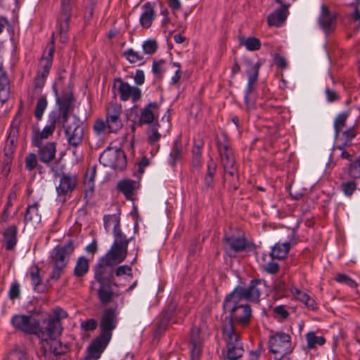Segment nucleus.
I'll return each instance as SVG.
<instances>
[{
	"label": "nucleus",
	"mask_w": 360,
	"mask_h": 360,
	"mask_svg": "<svg viewBox=\"0 0 360 360\" xmlns=\"http://www.w3.org/2000/svg\"><path fill=\"white\" fill-rule=\"evenodd\" d=\"M202 341L200 328L193 326L191 330V355L192 360H198L201 353Z\"/></svg>",
	"instance_id": "4be33fe9"
},
{
	"label": "nucleus",
	"mask_w": 360,
	"mask_h": 360,
	"mask_svg": "<svg viewBox=\"0 0 360 360\" xmlns=\"http://www.w3.org/2000/svg\"><path fill=\"white\" fill-rule=\"evenodd\" d=\"M99 162L104 167L114 169H123L127 165L124 151L117 147H108L100 155Z\"/></svg>",
	"instance_id": "39448f33"
},
{
	"label": "nucleus",
	"mask_w": 360,
	"mask_h": 360,
	"mask_svg": "<svg viewBox=\"0 0 360 360\" xmlns=\"http://www.w3.org/2000/svg\"><path fill=\"white\" fill-rule=\"evenodd\" d=\"M14 143L15 142L6 140V143L4 148V153L5 157L6 158L7 162L11 160L12 155L14 153Z\"/></svg>",
	"instance_id": "bf43d9fd"
},
{
	"label": "nucleus",
	"mask_w": 360,
	"mask_h": 360,
	"mask_svg": "<svg viewBox=\"0 0 360 360\" xmlns=\"http://www.w3.org/2000/svg\"><path fill=\"white\" fill-rule=\"evenodd\" d=\"M264 287V283L260 279L251 281L248 286L244 288L236 286L231 292H234L233 297L240 300L242 298L250 301L257 302L261 295V291Z\"/></svg>",
	"instance_id": "9d476101"
},
{
	"label": "nucleus",
	"mask_w": 360,
	"mask_h": 360,
	"mask_svg": "<svg viewBox=\"0 0 360 360\" xmlns=\"http://www.w3.org/2000/svg\"><path fill=\"white\" fill-rule=\"evenodd\" d=\"M38 148L39 158L43 163L48 164L55 158L56 147L54 142H48L44 146L41 144Z\"/></svg>",
	"instance_id": "a878e982"
},
{
	"label": "nucleus",
	"mask_w": 360,
	"mask_h": 360,
	"mask_svg": "<svg viewBox=\"0 0 360 360\" xmlns=\"http://www.w3.org/2000/svg\"><path fill=\"white\" fill-rule=\"evenodd\" d=\"M335 280L340 283L345 284L350 288H354L357 286V283L348 276L343 274H338Z\"/></svg>",
	"instance_id": "5fc2aeb1"
},
{
	"label": "nucleus",
	"mask_w": 360,
	"mask_h": 360,
	"mask_svg": "<svg viewBox=\"0 0 360 360\" xmlns=\"http://www.w3.org/2000/svg\"><path fill=\"white\" fill-rule=\"evenodd\" d=\"M158 105L155 102L148 104L141 112L140 122L143 124H152L158 118Z\"/></svg>",
	"instance_id": "393cba45"
},
{
	"label": "nucleus",
	"mask_w": 360,
	"mask_h": 360,
	"mask_svg": "<svg viewBox=\"0 0 360 360\" xmlns=\"http://www.w3.org/2000/svg\"><path fill=\"white\" fill-rule=\"evenodd\" d=\"M118 315L117 308H107L103 311L100 320L101 334L98 336L110 341L112 331L118 323Z\"/></svg>",
	"instance_id": "1a4fd4ad"
},
{
	"label": "nucleus",
	"mask_w": 360,
	"mask_h": 360,
	"mask_svg": "<svg viewBox=\"0 0 360 360\" xmlns=\"http://www.w3.org/2000/svg\"><path fill=\"white\" fill-rule=\"evenodd\" d=\"M18 134V127L16 125L14 126L13 124H11V126L8 131V136H7L6 140L9 141L15 142L17 140Z\"/></svg>",
	"instance_id": "69168bd1"
},
{
	"label": "nucleus",
	"mask_w": 360,
	"mask_h": 360,
	"mask_svg": "<svg viewBox=\"0 0 360 360\" xmlns=\"http://www.w3.org/2000/svg\"><path fill=\"white\" fill-rule=\"evenodd\" d=\"M37 164V155L34 153H30L25 159V167L31 171L34 169Z\"/></svg>",
	"instance_id": "680f3d73"
},
{
	"label": "nucleus",
	"mask_w": 360,
	"mask_h": 360,
	"mask_svg": "<svg viewBox=\"0 0 360 360\" xmlns=\"http://www.w3.org/2000/svg\"><path fill=\"white\" fill-rule=\"evenodd\" d=\"M117 295V293L112 291L109 283L100 284V287L98 290V296L100 302L103 304H109Z\"/></svg>",
	"instance_id": "473e14b6"
},
{
	"label": "nucleus",
	"mask_w": 360,
	"mask_h": 360,
	"mask_svg": "<svg viewBox=\"0 0 360 360\" xmlns=\"http://www.w3.org/2000/svg\"><path fill=\"white\" fill-rule=\"evenodd\" d=\"M109 342V340L98 336L89 346L84 360L98 359Z\"/></svg>",
	"instance_id": "412c9836"
},
{
	"label": "nucleus",
	"mask_w": 360,
	"mask_h": 360,
	"mask_svg": "<svg viewBox=\"0 0 360 360\" xmlns=\"http://www.w3.org/2000/svg\"><path fill=\"white\" fill-rule=\"evenodd\" d=\"M240 45L244 46L248 51H253L260 49V41L254 37L245 38L244 37L239 38Z\"/></svg>",
	"instance_id": "4c0bfd02"
},
{
	"label": "nucleus",
	"mask_w": 360,
	"mask_h": 360,
	"mask_svg": "<svg viewBox=\"0 0 360 360\" xmlns=\"http://www.w3.org/2000/svg\"><path fill=\"white\" fill-rule=\"evenodd\" d=\"M70 105L71 98L70 97L59 101L58 108L52 110L49 113L46 125L40 133L37 134L33 137L32 143L34 146L39 147L43 139H48L53 134L58 122L60 120L67 122Z\"/></svg>",
	"instance_id": "f03ea898"
},
{
	"label": "nucleus",
	"mask_w": 360,
	"mask_h": 360,
	"mask_svg": "<svg viewBox=\"0 0 360 360\" xmlns=\"http://www.w3.org/2000/svg\"><path fill=\"white\" fill-rule=\"evenodd\" d=\"M114 265L106 258L101 257L94 268V279L100 284L112 283L114 280Z\"/></svg>",
	"instance_id": "2eb2a0df"
},
{
	"label": "nucleus",
	"mask_w": 360,
	"mask_h": 360,
	"mask_svg": "<svg viewBox=\"0 0 360 360\" xmlns=\"http://www.w3.org/2000/svg\"><path fill=\"white\" fill-rule=\"evenodd\" d=\"M234 292L228 294L224 301L223 308L230 314V318L226 319L222 327V333L227 346V356H229V340L232 343H238L243 350L239 340V334L236 332L233 323L243 327L247 326L252 319V310L248 304L240 303L239 300L233 297Z\"/></svg>",
	"instance_id": "f257e3e1"
},
{
	"label": "nucleus",
	"mask_w": 360,
	"mask_h": 360,
	"mask_svg": "<svg viewBox=\"0 0 360 360\" xmlns=\"http://www.w3.org/2000/svg\"><path fill=\"white\" fill-rule=\"evenodd\" d=\"M340 178L342 180L347 179V178L360 179V156L347 166L342 168Z\"/></svg>",
	"instance_id": "cd10ccee"
},
{
	"label": "nucleus",
	"mask_w": 360,
	"mask_h": 360,
	"mask_svg": "<svg viewBox=\"0 0 360 360\" xmlns=\"http://www.w3.org/2000/svg\"><path fill=\"white\" fill-rule=\"evenodd\" d=\"M203 146V142L201 139H195L193 148V164L196 166L200 163L201 156V149Z\"/></svg>",
	"instance_id": "8fccbe9b"
},
{
	"label": "nucleus",
	"mask_w": 360,
	"mask_h": 360,
	"mask_svg": "<svg viewBox=\"0 0 360 360\" xmlns=\"http://www.w3.org/2000/svg\"><path fill=\"white\" fill-rule=\"evenodd\" d=\"M103 225L106 231L112 228L114 237L124 235L121 231L120 218L117 214L105 215L103 217Z\"/></svg>",
	"instance_id": "bb28decb"
},
{
	"label": "nucleus",
	"mask_w": 360,
	"mask_h": 360,
	"mask_svg": "<svg viewBox=\"0 0 360 360\" xmlns=\"http://www.w3.org/2000/svg\"><path fill=\"white\" fill-rule=\"evenodd\" d=\"M354 180L351 179L341 184L340 188L345 196L351 197L356 190L357 184Z\"/></svg>",
	"instance_id": "49530a36"
},
{
	"label": "nucleus",
	"mask_w": 360,
	"mask_h": 360,
	"mask_svg": "<svg viewBox=\"0 0 360 360\" xmlns=\"http://www.w3.org/2000/svg\"><path fill=\"white\" fill-rule=\"evenodd\" d=\"M122 106L118 104H112L106 110L105 120L97 119L94 125V134L98 136L117 133L122 127L121 120Z\"/></svg>",
	"instance_id": "7ed1b4c3"
},
{
	"label": "nucleus",
	"mask_w": 360,
	"mask_h": 360,
	"mask_svg": "<svg viewBox=\"0 0 360 360\" xmlns=\"http://www.w3.org/2000/svg\"><path fill=\"white\" fill-rule=\"evenodd\" d=\"M172 67H176L177 69L176 70L174 75L171 78V84H175L179 82V81L181 79V65L180 63L174 62L172 63Z\"/></svg>",
	"instance_id": "e2e57ef3"
},
{
	"label": "nucleus",
	"mask_w": 360,
	"mask_h": 360,
	"mask_svg": "<svg viewBox=\"0 0 360 360\" xmlns=\"http://www.w3.org/2000/svg\"><path fill=\"white\" fill-rule=\"evenodd\" d=\"M53 53L54 48L52 46L49 50L47 54L43 56L40 60L38 74L44 78H46L49 73L50 68L52 65Z\"/></svg>",
	"instance_id": "2f4dec72"
},
{
	"label": "nucleus",
	"mask_w": 360,
	"mask_h": 360,
	"mask_svg": "<svg viewBox=\"0 0 360 360\" xmlns=\"http://www.w3.org/2000/svg\"><path fill=\"white\" fill-rule=\"evenodd\" d=\"M62 327L60 321L57 319L49 318L43 321L41 326H39L35 335L38 336L42 342H45L56 337L61 333Z\"/></svg>",
	"instance_id": "4468645a"
},
{
	"label": "nucleus",
	"mask_w": 360,
	"mask_h": 360,
	"mask_svg": "<svg viewBox=\"0 0 360 360\" xmlns=\"http://www.w3.org/2000/svg\"><path fill=\"white\" fill-rule=\"evenodd\" d=\"M182 153L181 146L179 141H175L172 150L169 153V164L171 166H174L179 159H180Z\"/></svg>",
	"instance_id": "a18cd8bd"
},
{
	"label": "nucleus",
	"mask_w": 360,
	"mask_h": 360,
	"mask_svg": "<svg viewBox=\"0 0 360 360\" xmlns=\"http://www.w3.org/2000/svg\"><path fill=\"white\" fill-rule=\"evenodd\" d=\"M289 4H281V7L276 9L268 17V23L271 26L280 27L286 20L289 11Z\"/></svg>",
	"instance_id": "5701e85b"
},
{
	"label": "nucleus",
	"mask_w": 360,
	"mask_h": 360,
	"mask_svg": "<svg viewBox=\"0 0 360 360\" xmlns=\"http://www.w3.org/2000/svg\"><path fill=\"white\" fill-rule=\"evenodd\" d=\"M132 237L127 238L125 235L115 236L110 249L103 256L115 265L122 262L127 255V248Z\"/></svg>",
	"instance_id": "423d86ee"
},
{
	"label": "nucleus",
	"mask_w": 360,
	"mask_h": 360,
	"mask_svg": "<svg viewBox=\"0 0 360 360\" xmlns=\"http://www.w3.org/2000/svg\"><path fill=\"white\" fill-rule=\"evenodd\" d=\"M9 96L8 79L3 67V58L0 56V101L6 102Z\"/></svg>",
	"instance_id": "c756f323"
},
{
	"label": "nucleus",
	"mask_w": 360,
	"mask_h": 360,
	"mask_svg": "<svg viewBox=\"0 0 360 360\" xmlns=\"http://www.w3.org/2000/svg\"><path fill=\"white\" fill-rule=\"evenodd\" d=\"M262 268L269 274H275L278 271V264L271 259V261L262 264Z\"/></svg>",
	"instance_id": "052dcab7"
},
{
	"label": "nucleus",
	"mask_w": 360,
	"mask_h": 360,
	"mask_svg": "<svg viewBox=\"0 0 360 360\" xmlns=\"http://www.w3.org/2000/svg\"><path fill=\"white\" fill-rule=\"evenodd\" d=\"M307 347L308 349H315L316 346H322L326 343L323 336H318L314 331L308 332L306 335Z\"/></svg>",
	"instance_id": "c9c22d12"
},
{
	"label": "nucleus",
	"mask_w": 360,
	"mask_h": 360,
	"mask_svg": "<svg viewBox=\"0 0 360 360\" xmlns=\"http://www.w3.org/2000/svg\"><path fill=\"white\" fill-rule=\"evenodd\" d=\"M13 327L27 334H36L39 321L32 316L14 315L11 321Z\"/></svg>",
	"instance_id": "dca6fc26"
},
{
	"label": "nucleus",
	"mask_w": 360,
	"mask_h": 360,
	"mask_svg": "<svg viewBox=\"0 0 360 360\" xmlns=\"http://www.w3.org/2000/svg\"><path fill=\"white\" fill-rule=\"evenodd\" d=\"M97 325L96 321L94 319H88L81 323L82 328L86 331L94 330Z\"/></svg>",
	"instance_id": "0e129e2a"
},
{
	"label": "nucleus",
	"mask_w": 360,
	"mask_h": 360,
	"mask_svg": "<svg viewBox=\"0 0 360 360\" xmlns=\"http://www.w3.org/2000/svg\"><path fill=\"white\" fill-rule=\"evenodd\" d=\"M345 140L347 142H350L356 135L354 126L350 127L345 131L343 132Z\"/></svg>",
	"instance_id": "774afa93"
},
{
	"label": "nucleus",
	"mask_w": 360,
	"mask_h": 360,
	"mask_svg": "<svg viewBox=\"0 0 360 360\" xmlns=\"http://www.w3.org/2000/svg\"><path fill=\"white\" fill-rule=\"evenodd\" d=\"M96 176V169L95 167L89 169L86 172L84 184L90 189L91 191H94V180Z\"/></svg>",
	"instance_id": "6e6d98bb"
},
{
	"label": "nucleus",
	"mask_w": 360,
	"mask_h": 360,
	"mask_svg": "<svg viewBox=\"0 0 360 360\" xmlns=\"http://www.w3.org/2000/svg\"><path fill=\"white\" fill-rule=\"evenodd\" d=\"M47 107L46 98L44 96L39 98L37 102L34 110V116L38 120H40L44 115V112Z\"/></svg>",
	"instance_id": "09e8293b"
},
{
	"label": "nucleus",
	"mask_w": 360,
	"mask_h": 360,
	"mask_svg": "<svg viewBox=\"0 0 360 360\" xmlns=\"http://www.w3.org/2000/svg\"><path fill=\"white\" fill-rule=\"evenodd\" d=\"M158 49V43L155 39H148L145 40L142 44L143 53L151 56Z\"/></svg>",
	"instance_id": "de8ad7c7"
},
{
	"label": "nucleus",
	"mask_w": 360,
	"mask_h": 360,
	"mask_svg": "<svg viewBox=\"0 0 360 360\" xmlns=\"http://www.w3.org/2000/svg\"><path fill=\"white\" fill-rule=\"evenodd\" d=\"M141 8L142 13L139 17V22L143 28H148L155 17L153 6L150 3L147 2L142 6Z\"/></svg>",
	"instance_id": "c85d7f7f"
},
{
	"label": "nucleus",
	"mask_w": 360,
	"mask_h": 360,
	"mask_svg": "<svg viewBox=\"0 0 360 360\" xmlns=\"http://www.w3.org/2000/svg\"><path fill=\"white\" fill-rule=\"evenodd\" d=\"M297 225L290 230L287 241L278 242L271 248L270 256L272 259L280 260L286 257L291 247L297 243Z\"/></svg>",
	"instance_id": "ddd939ff"
},
{
	"label": "nucleus",
	"mask_w": 360,
	"mask_h": 360,
	"mask_svg": "<svg viewBox=\"0 0 360 360\" xmlns=\"http://www.w3.org/2000/svg\"><path fill=\"white\" fill-rule=\"evenodd\" d=\"M62 123L68 144L73 147L80 145L84 137V128L80 120L76 116L71 118L68 116L67 122Z\"/></svg>",
	"instance_id": "6e6552de"
},
{
	"label": "nucleus",
	"mask_w": 360,
	"mask_h": 360,
	"mask_svg": "<svg viewBox=\"0 0 360 360\" xmlns=\"http://www.w3.org/2000/svg\"><path fill=\"white\" fill-rule=\"evenodd\" d=\"M9 297L12 300L17 298L20 295V285L17 283H14L11 285L9 292Z\"/></svg>",
	"instance_id": "338daca9"
},
{
	"label": "nucleus",
	"mask_w": 360,
	"mask_h": 360,
	"mask_svg": "<svg viewBox=\"0 0 360 360\" xmlns=\"http://www.w3.org/2000/svg\"><path fill=\"white\" fill-rule=\"evenodd\" d=\"M229 340V356L225 358V360H238V359L243 355V349L238 343H232Z\"/></svg>",
	"instance_id": "c03bdc74"
},
{
	"label": "nucleus",
	"mask_w": 360,
	"mask_h": 360,
	"mask_svg": "<svg viewBox=\"0 0 360 360\" xmlns=\"http://www.w3.org/2000/svg\"><path fill=\"white\" fill-rule=\"evenodd\" d=\"M318 24L321 30L328 34L333 31L336 23V15L330 11L328 6L322 4L320 8V13L317 19Z\"/></svg>",
	"instance_id": "a211bd4d"
},
{
	"label": "nucleus",
	"mask_w": 360,
	"mask_h": 360,
	"mask_svg": "<svg viewBox=\"0 0 360 360\" xmlns=\"http://www.w3.org/2000/svg\"><path fill=\"white\" fill-rule=\"evenodd\" d=\"M45 353H52L55 356L62 355L68 351L66 344H63L59 340L54 338L42 342Z\"/></svg>",
	"instance_id": "b1692460"
},
{
	"label": "nucleus",
	"mask_w": 360,
	"mask_h": 360,
	"mask_svg": "<svg viewBox=\"0 0 360 360\" xmlns=\"http://www.w3.org/2000/svg\"><path fill=\"white\" fill-rule=\"evenodd\" d=\"M207 174L203 180L204 189H208L209 188L211 187L213 182V178L217 169V164L212 160H210L207 162Z\"/></svg>",
	"instance_id": "58836bf2"
},
{
	"label": "nucleus",
	"mask_w": 360,
	"mask_h": 360,
	"mask_svg": "<svg viewBox=\"0 0 360 360\" xmlns=\"http://www.w3.org/2000/svg\"><path fill=\"white\" fill-rule=\"evenodd\" d=\"M218 150L221 157V163L225 172V180L227 176L233 177V182L238 179L237 169L235 167V159L233 150L228 143H218Z\"/></svg>",
	"instance_id": "f8f14e48"
},
{
	"label": "nucleus",
	"mask_w": 360,
	"mask_h": 360,
	"mask_svg": "<svg viewBox=\"0 0 360 360\" xmlns=\"http://www.w3.org/2000/svg\"><path fill=\"white\" fill-rule=\"evenodd\" d=\"M135 182L131 180L124 179L120 181L117 184L118 189L123 193V194L129 198L133 194V191L134 189Z\"/></svg>",
	"instance_id": "37998d69"
},
{
	"label": "nucleus",
	"mask_w": 360,
	"mask_h": 360,
	"mask_svg": "<svg viewBox=\"0 0 360 360\" xmlns=\"http://www.w3.org/2000/svg\"><path fill=\"white\" fill-rule=\"evenodd\" d=\"M224 243L225 251L230 257H234L236 252L243 251L247 248L245 239L241 237L226 236Z\"/></svg>",
	"instance_id": "aec40b11"
},
{
	"label": "nucleus",
	"mask_w": 360,
	"mask_h": 360,
	"mask_svg": "<svg viewBox=\"0 0 360 360\" xmlns=\"http://www.w3.org/2000/svg\"><path fill=\"white\" fill-rule=\"evenodd\" d=\"M255 89V85L247 84L245 91L244 101L248 108H252L255 103V100L252 98V92Z\"/></svg>",
	"instance_id": "3c124183"
},
{
	"label": "nucleus",
	"mask_w": 360,
	"mask_h": 360,
	"mask_svg": "<svg viewBox=\"0 0 360 360\" xmlns=\"http://www.w3.org/2000/svg\"><path fill=\"white\" fill-rule=\"evenodd\" d=\"M132 269L130 266L122 265L118 266L115 270V276L117 277L126 276L127 278H132Z\"/></svg>",
	"instance_id": "4d7b16f0"
},
{
	"label": "nucleus",
	"mask_w": 360,
	"mask_h": 360,
	"mask_svg": "<svg viewBox=\"0 0 360 360\" xmlns=\"http://www.w3.org/2000/svg\"><path fill=\"white\" fill-rule=\"evenodd\" d=\"M116 82L119 83L117 90L122 101H127L131 98L134 102H136L141 98V91L139 87L132 86L120 78L116 79Z\"/></svg>",
	"instance_id": "6ab92c4d"
},
{
	"label": "nucleus",
	"mask_w": 360,
	"mask_h": 360,
	"mask_svg": "<svg viewBox=\"0 0 360 360\" xmlns=\"http://www.w3.org/2000/svg\"><path fill=\"white\" fill-rule=\"evenodd\" d=\"M290 291L293 297L302 302L305 306L307 304L308 300L311 298V296L301 291L298 288H292Z\"/></svg>",
	"instance_id": "603ef678"
},
{
	"label": "nucleus",
	"mask_w": 360,
	"mask_h": 360,
	"mask_svg": "<svg viewBox=\"0 0 360 360\" xmlns=\"http://www.w3.org/2000/svg\"><path fill=\"white\" fill-rule=\"evenodd\" d=\"M290 340V336L283 332L276 333L269 338L268 348L276 359H281L291 352Z\"/></svg>",
	"instance_id": "0eeeda50"
},
{
	"label": "nucleus",
	"mask_w": 360,
	"mask_h": 360,
	"mask_svg": "<svg viewBox=\"0 0 360 360\" xmlns=\"http://www.w3.org/2000/svg\"><path fill=\"white\" fill-rule=\"evenodd\" d=\"M348 117L349 112H342L336 117L333 123L335 138L338 136L340 132L342 130Z\"/></svg>",
	"instance_id": "79ce46f5"
},
{
	"label": "nucleus",
	"mask_w": 360,
	"mask_h": 360,
	"mask_svg": "<svg viewBox=\"0 0 360 360\" xmlns=\"http://www.w3.org/2000/svg\"><path fill=\"white\" fill-rule=\"evenodd\" d=\"M39 204L37 202L27 206L24 217V223L25 224L31 223L32 225H34L41 221V217L39 212Z\"/></svg>",
	"instance_id": "7c9ffc66"
},
{
	"label": "nucleus",
	"mask_w": 360,
	"mask_h": 360,
	"mask_svg": "<svg viewBox=\"0 0 360 360\" xmlns=\"http://www.w3.org/2000/svg\"><path fill=\"white\" fill-rule=\"evenodd\" d=\"M6 360H32L23 347H15L12 349L7 355Z\"/></svg>",
	"instance_id": "e433bc0d"
},
{
	"label": "nucleus",
	"mask_w": 360,
	"mask_h": 360,
	"mask_svg": "<svg viewBox=\"0 0 360 360\" xmlns=\"http://www.w3.org/2000/svg\"><path fill=\"white\" fill-rule=\"evenodd\" d=\"M72 0H61L60 10L57 19V28L60 34V41H67V34L69 30V21L72 16Z\"/></svg>",
	"instance_id": "9b49d317"
},
{
	"label": "nucleus",
	"mask_w": 360,
	"mask_h": 360,
	"mask_svg": "<svg viewBox=\"0 0 360 360\" xmlns=\"http://www.w3.org/2000/svg\"><path fill=\"white\" fill-rule=\"evenodd\" d=\"M124 56L130 63L143 64L145 58L143 53L134 51L133 49H128L124 52Z\"/></svg>",
	"instance_id": "ea45409f"
},
{
	"label": "nucleus",
	"mask_w": 360,
	"mask_h": 360,
	"mask_svg": "<svg viewBox=\"0 0 360 360\" xmlns=\"http://www.w3.org/2000/svg\"><path fill=\"white\" fill-rule=\"evenodd\" d=\"M160 138V134L158 132V124H152L148 131V139L150 143H155Z\"/></svg>",
	"instance_id": "864d4df0"
},
{
	"label": "nucleus",
	"mask_w": 360,
	"mask_h": 360,
	"mask_svg": "<svg viewBox=\"0 0 360 360\" xmlns=\"http://www.w3.org/2000/svg\"><path fill=\"white\" fill-rule=\"evenodd\" d=\"M77 185V176L71 174H63L60 176L59 184L56 186L58 199L64 202L65 196L74 191Z\"/></svg>",
	"instance_id": "f3484780"
},
{
	"label": "nucleus",
	"mask_w": 360,
	"mask_h": 360,
	"mask_svg": "<svg viewBox=\"0 0 360 360\" xmlns=\"http://www.w3.org/2000/svg\"><path fill=\"white\" fill-rule=\"evenodd\" d=\"M17 232L18 229L16 226H11L5 230L4 233V242L6 250H12L16 245Z\"/></svg>",
	"instance_id": "72a5a7b5"
},
{
	"label": "nucleus",
	"mask_w": 360,
	"mask_h": 360,
	"mask_svg": "<svg viewBox=\"0 0 360 360\" xmlns=\"http://www.w3.org/2000/svg\"><path fill=\"white\" fill-rule=\"evenodd\" d=\"M249 84L256 85V82L258 78L259 68L257 65H252L248 71Z\"/></svg>",
	"instance_id": "13d9d810"
},
{
	"label": "nucleus",
	"mask_w": 360,
	"mask_h": 360,
	"mask_svg": "<svg viewBox=\"0 0 360 360\" xmlns=\"http://www.w3.org/2000/svg\"><path fill=\"white\" fill-rule=\"evenodd\" d=\"M75 245L69 240L62 245H56L49 254V262L53 266L51 279L57 281L70 261V257L74 252Z\"/></svg>",
	"instance_id": "20e7f679"
},
{
	"label": "nucleus",
	"mask_w": 360,
	"mask_h": 360,
	"mask_svg": "<svg viewBox=\"0 0 360 360\" xmlns=\"http://www.w3.org/2000/svg\"><path fill=\"white\" fill-rule=\"evenodd\" d=\"M89 269V260L84 256L78 257L74 268V275L76 277H83Z\"/></svg>",
	"instance_id": "f704fd0d"
},
{
	"label": "nucleus",
	"mask_w": 360,
	"mask_h": 360,
	"mask_svg": "<svg viewBox=\"0 0 360 360\" xmlns=\"http://www.w3.org/2000/svg\"><path fill=\"white\" fill-rule=\"evenodd\" d=\"M30 276L34 290L37 292L43 291V287L41 286V279L39 276L38 266H32L30 267Z\"/></svg>",
	"instance_id": "a19ab883"
}]
</instances>
